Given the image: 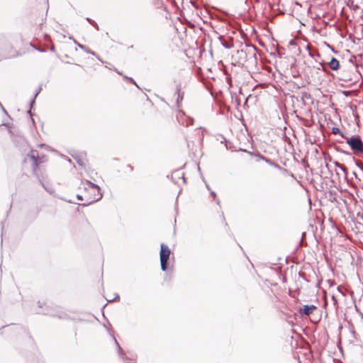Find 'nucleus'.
Listing matches in <instances>:
<instances>
[{
	"label": "nucleus",
	"instance_id": "nucleus-48",
	"mask_svg": "<svg viewBox=\"0 0 363 363\" xmlns=\"http://www.w3.org/2000/svg\"><path fill=\"white\" fill-rule=\"evenodd\" d=\"M50 51H52V52L55 51V46H53V45H52V46H51V47L50 48Z\"/></svg>",
	"mask_w": 363,
	"mask_h": 363
},
{
	"label": "nucleus",
	"instance_id": "nucleus-25",
	"mask_svg": "<svg viewBox=\"0 0 363 363\" xmlns=\"http://www.w3.org/2000/svg\"><path fill=\"white\" fill-rule=\"evenodd\" d=\"M337 151L338 152H342L344 154H346V155H351V153L349 152H347V151H345V150H342L340 147H337L336 148Z\"/></svg>",
	"mask_w": 363,
	"mask_h": 363
},
{
	"label": "nucleus",
	"instance_id": "nucleus-53",
	"mask_svg": "<svg viewBox=\"0 0 363 363\" xmlns=\"http://www.w3.org/2000/svg\"><path fill=\"white\" fill-rule=\"evenodd\" d=\"M40 184H42V186L45 188V189H46V187L45 186L44 184L41 182L40 179H39Z\"/></svg>",
	"mask_w": 363,
	"mask_h": 363
},
{
	"label": "nucleus",
	"instance_id": "nucleus-64",
	"mask_svg": "<svg viewBox=\"0 0 363 363\" xmlns=\"http://www.w3.org/2000/svg\"><path fill=\"white\" fill-rule=\"evenodd\" d=\"M44 145H45V144H40V145H39V146H40V147H43V146H44Z\"/></svg>",
	"mask_w": 363,
	"mask_h": 363
},
{
	"label": "nucleus",
	"instance_id": "nucleus-55",
	"mask_svg": "<svg viewBox=\"0 0 363 363\" xmlns=\"http://www.w3.org/2000/svg\"><path fill=\"white\" fill-rule=\"evenodd\" d=\"M90 23L94 26V25L96 23L93 20Z\"/></svg>",
	"mask_w": 363,
	"mask_h": 363
},
{
	"label": "nucleus",
	"instance_id": "nucleus-30",
	"mask_svg": "<svg viewBox=\"0 0 363 363\" xmlns=\"http://www.w3.org/2000/svg\"><path fill=\"white\" fill-rule=\"evenodd\" d=\"M35 99L36 97H35V96H33V99L30 100V108L33 106V104H35Z\"/></svg>",
	"mask_w": 363,
	"mask_h": 363
},
{
	"label": "nucleus",
	"instance_id": "nucleus-33",
	"mask_svg": "<svg viewBox=\"0 0 363 363\" xmlns=\"http://www.w3.org/2000/svg\"><path fill=\"white\" fill-rule=\"evenodd\" d=\"M352 175L354 176L355 179H357L359 182L361 181V179L358 177V175L355 172H352Z\"/></svg>",
	"mask_w": 363,
	"mask_h": 363
},
{
	"label": "nucleus",
	"instance_id": "nucleus-18",
	"mask_svg": "<svg viewBox=\"0 0 363 363\" xmlns=\"http://www.w3.org/2000/svg\"><path fill=\"white\" fill-rule=\"evenodd\" d=\"M117 350H118V352L119 355L121 357V358L124 359L125 354H124L123 350L122 347L120 346V345H118Z\"/></svg>",
	"mask_w": 363,
	"mask_h": 363
},
{
	"label": "nucleus",
	"instance_id": "nucleus-17",
	"mask_svg": "<svg viewBox=\"0 0 363 363\" xmlns=\"http://www.w3.org/2000/svg\"><path fill=\"white\" fill-rule=\"evenodd\" d=\"M353 161L354 162L355 165L363 172V164H362L359 161L356 160L354 157Z\"/></svg>",
	"mask_w": 363,
	"mask_h": 363
},
{
	"label": "nucleus",
	"instance_id": "nucleus-29",
	"mask_svg": "<svg viewBox=\"0 0 363 363\" xmlns=\"http://www.w3.org/2000/svg\"><path fill=\"white\" fill-rule=\"evenodd\" d=\"M193 122H194V119L192 118H189V120L186 122V125L189 126L190 125H192Z\"/></svg>",
	"mask_w": 363,
	"mask_h": 363
},
{
	"label": "nucleus",
	"instance_id": "nucleus-41",
	"mask_svg": "<svg viewBox=\"0 0 363 363\" xmlns=\"http://www.w3.org/2000/svg\"><path fill=\"white\" fill-rule=\"evenodd\" d=\"M1 110H2V111H3L4 113H6L7 116H9V114H8V113H7L6 110L4 108V107L3 106H1Z\"/></svg>",
	"mask_w": 363,
	"mask_h": 363
},
{
	"label": "nucleus",
	"instance_id": "nucleus-47",
	"mask_svg": "<svg viewBox=\"0 0 363 363\" xmlns=\"http://www.w3.org/2000/svg\"><path fill=\"white\" fill-rule=\"evenodd\" d=\"M45 157V155H43L42 157H40V161H42V162H44V158Z\"/></svg>",
	"mask_w": 363,
	"mask_h": 363
},
{
	"label": "nucleus",
	"instance_id": "nucleus-2",
	"mask_svg": "<svg viewBox=\"0 0 363 363\" xmlns=\"http://www.w3.org/2000/svg\"><path fill=\"white\" fill-rule=\"evenodd\" d=\"M248 47L247 49L244 50L241 49L240 50H238L237 52L238 54H240L242 56L244 57L245 61H249L252 65H257V56L256 55V52L257 51V48L256 46L250 45H247Z\"/></svg>",
	"mask_w": 363,
	"mask_h": 363
},
{
	"label": "nucleus",
	"instance_id": "nucleus-3",
	"mask_svg": "<svg viewBox=\"0 0 363 363\" xmlns=\"http://www.w3.org/2000/svg\"><path fill=\"white\" fill-rule=\"evenodd\" d=\"M171 255V250L164 243L160 244V259L161 269L166 272L168 269L169 259Z\"/></svg>",
	"mask_w": 363,
	"mask_h": 363
},
{
	"label": "nucleus",
	"instance_id": "nucleus-61",
	"mask_svg": "<svg viewBox=\"0 0 363 363\" xmlns=\"http://www.w3.org/2000/svg\"><path fill=\"white\" fill-rule=\"evenodd\" d=\"M332 298L334 300V301H336V299L335 298L334 296H333Z\"/></svg>",
	"mask_w": 363,
	"mask_h": 363
},
{
	"label": "nucleus",
	"instance_id": "nucleus-14",
	"mask_svg": "<svg viewBox=\"0 0 363 363\" xmlns=\"http://www.w3.org/2000/svg\"><path fill=\"white\" fill-rule=\"evenodd\" d=\"M347 6L353 11H357L359 8V6L357 4H354L353 0H348Z\"/></svg>",
	"mask_w": 363,
	"mask_h": 363
},
{
	"label": "nucleus",
	"instance_id": "nucleus-46",
	"mask_svg": "<svg viewBox=\"0 0 363 363\" xmlns=\"http://www.w3.org/2000/svg\"><path fill=\"white\" fill-rule=\"evenodd\" d=\"M86 20L90 23L93 20L89 17L86 18Z\"/></svg>",
	"mask_w": 363,
	"mask_h": 363
},
{
	"label": "nucleus",
	"instance_id": "nucleus-42",
	"mask_svg": "<svg viewBox=\"0 0 363 363\" xmlns=\"http://www.w3.org/2000/svg\"><path fill=\"white\" fill-rule=\"evenodd\" d=\"M28 113L30 115V118H31L32 121L34 123V120H33V117H32V113H31V111H30V110L28 111Z\"/></svg>",
	"mask_w": 363,
	"mask_h": 363
},
{
	"label": "nucleus",
	"instance_id": "nucleus-56",
	"mask_svg": "<svg viewBox=\"0 0 363 363\" xmlns=\"http://www.w3.org/2000/svg\"><path fill=\"white\" fill-rule=\"evenodd\" d=\"M115 70H116V72L118 74L122 75V73H121V72H120L119 71H118L116 69Z\"/></svg>",
	"mask_w": 363,
	"mask_h": 363
},
{
	"label": "nucleus",
	"instance_id": "nucleus-7",
	"mask_svg": "<svg viewBox=\"0 0 363 363\" xmlns=\"http://www.w3.org/2000/svg\"><path fill=\"white\" fill-rule=\"evenodd\" d=\"M315 309H316V306L315 305L306 304L298 309V313L301 315H310L313 313Z\"/></svg>",
	"mask_w": 363,
	"mask_h": 363
},
{
	"label": "nucleus",
	"instance_id": "nucleus-58",
	"mask_svg": "<svg viewBox=\"0 0 363 363\" xmlns=\"http://www.w3.org/2000/svg\"><path fill=\"white\" fill-rule=\"evenodd\" d=\"M216 203H217L218 205H220V200H219V199H217V201H216Z\"/></svg>",
	"mask_w": 363,
	"mask_h": 363
},
{
	"label": "nucleus",
	"instance_id": "nucleus-6",
	"mask_svg": "<svg viewBox=\"0 0 363 363\" xmlns=\"http://www.w3.org/2000/svg\"><path fill=\"white\" fill-rule=\"evenodd\" d=\"M86 184H88L89 187L91 189L94 191H97V196L93 197V199L88 201L87 203L81 204L83 206H86L91 203L98 201L103 197V194L101 191V188L99 187V185L92 183L88 180L86 181Z\"/></svg>",
	"mask_w": 363,
	"mask_h": 363
},
{
	"label": "nucleus",
	"instance_id": "nucleus-21",
	"mask_svg": "<svg viewBox=\"0 0 363 363\" xmlns=\"http://www.w3.org/2000/svg\"><path fill=\"white\" fill-rule=\"evenodd\" d=\"M318 64L320 66H321L322 68L317 67V69H322L323 71H325V62L323 60H322L321 62H319Z\"/></svg>",
	"mask_w": 363,
	"mask_h": 363
},
{
	"label": "nucleus",
	"instance_id": "nucleus-39",
	"mask_svg": "<svg viewBox=\"0 0 363 363\" xmlns=\"http://www.w3.org/2000/svg\"><path fill=\"white\" fill-rule=\"evenodd\" d=\"M327 46L328 47V48L331 49V50H332L333 52H335V53L337 52L335 50V49H334L331 45H330L329 44H328V43H327Z\"/></svg>",
	"mask_w": 363,
	"mask_h": 363
},
{
	"label": "nucleus",
	"instance_id": "nucleus-22",
	"mask_svg": "<svg viewBox=\"0 0 363 363\" xmlns=\"http://www.w3.org/2000/svg\"><path fill=\"white\" fill-rule=\"evenodd\" d=\"M120 300V296L118 294H115V297L112 300H108V302L118 301Z\"/></svg>",
	"mask_w": 363,
	"mask_h": 363
},
{
	"label": "nucleus",
	"instance_id": "nucleus-50",
	"mask_svg": "<svg viewBox=\"0 0 363 363\" xmlns=\"http://www.w3.org/2000/svg\"><path fill=\"white\" fill-rule=\"evenodd\" d=\"M333 164H335V167H337L339 164V162L337 161H334Z\"/></svg>",
	"mask_w": 363,
	"mask_h": 363
},
{
	"label": "nucleus",
	"instance_id": "nucleus-16",
	"mask_svg": "<svg viewBox=\"0 0 363 363\" xmlns=\"http://www.w3.org/2000/svg\"><path fill=\"white\" fill-rule=\"evenodd\" d=\"M309 56L311 57H316L318 58H320L321 57V55L318 52V50H313V51H309V53H308Z\"/></svg>",
	"mask_w": 363,
	"mask_h": 363
},
{
	"label": "nucleus",
	"instance_id": "nucleus-13",
	"mask_svg": "<svg viewBox=\"0 0 363 363\" xmlns=\"http://www.w3.org/2000/svg\"><path fill=\"white\" fill-rule=\"evenodd\" d=\"M172 177H178V178H180L182 177L184 180V182H185V178H184V173L179 170V169H177V170H175L173 173H172Z\"/></svg>",
	"mask_w": 363,
	"mask_h": 363
},
{
	"label": "nucleus",
	"instance_id": "nucleus-10",
	"mask_svg": "<svg viewBox=\"0 0 363 363\" xmlns=\"http://www.w3.org/2000/svg\"><path fill=\"white\" fill-rule=\"evenodd\" d=\"M328 66L333 71H337L340 69V62L334 57H331L330 61L328 62Z\"/></svg>",
	"mask_w": 363,
	"mask_h": 363
},
{
	"label": "nucleus",
	"instance_id": "nucleus-15",
	"mask_svg": "<svg viewBox=\"0 0 363 363\" xmlns=\"http://www.w3.org/2000/svg\"><path fill=\"white\" fill-rule=\"evenodd\" d=\"M72 157L77 160L79 165L82 167L85 166V162L83 159H82L79 156H73Z\"/></svg>",
	"mask_w": 363,
	"mask_h": 363
},
{
	"label": "nucleus",
	"instance_id": "nucleus-5",
	"mask_svg": "<svg viewBox=\"0 0 363 363\" xmlns=\"http://www.w3.org/2000/svg\"><path fill=\"white\" fill-rule=\"evenodd\" d=\"M346 142L355 153L363 152V141L359 136L352 135L346 138Z\"/></svg>",
	"mask_w": 363,
	"mask_h": 363
},
{
	"label": "nucleus",
	"instance_id": "nucleus-40",
	"mask_svg": "<svg viewBox=\"0 0 363 363\" xmlns=\"http://www.w3.org/2000/svg\"><path fill=\"white\" fill-rule=\"evenodd\" d=\"M210 194H211V196H213V197H216V192H215V191H212V190H211V191H210Z\"/></svg>",
	"mask_w": 363,
	"mask_h": 363
},
{
	"label": "nucleus",
	"instance_id": "nucleus-35",
	"mask_svg": "<svg viewBox=\"0 0 363 363\" xmlns=\"http://www.w3.org/2000/svg\"><path fill=\"white\" fill-rule=\"evenodd\" d=\"M289 45H296V41L294 40H291L289 41Z\"/></svg>",
	"mask_w": 363,
	"mask_h": 363
},
{
	"label": "nucleus",
	"instance_id": "nucleus-43",
	"mask_svg": "<svg viewBox=\"0 0 363 363\" xmlns=\"http://www.w3.org/2000/svg\"><path fill=\"white\" fill-rule=\"evenodd\" d=\"M69 39H70V40H73V42H74L76 45H77V43H77V41L74 38H72V37H69Z\"/></svg>",
	"mask_w": 363,
	"mask_h": 363
},
{
	"label": "nucleus",
	"instance_id": "nucleus-4",
	"mask_svg": "<svg viewBox=\"0 0 363 363\" xmlns=\"http://www.w3.org/2000/svg\"><path fill=\"white\" fill-rule=\"evenodd\" d=\"M28 160L32 162L33 174L34 175H37L38 167H39L40 164L42 163L38 150L32 149L30 152L26 155L23 160V162L26 163Z\"/></svg>",
	"mask_w": 363,
	"mask_h": 363
},
{
	"label": "nucleus",
	"instance_id": "nucleus-26",
	"mask_svg": "<svg viewBox=\"0 0 363 363\" xmlns=\"http://www.w3.org/2000/svg\"><path fill=\"white\" fill-rule=\"evenodd\" d=\"M108 333L111 335V337H112L113 340H114V342H115V344H116V347H118V345H119V344H118V342L117 340L116 339V337H114V335H111V331H110L108 329Z\"/></svg>",
	"mask_w": 363,
	"mask_h": 363
},
{
	"label": "nucleus",
	"instance_id": "nucleus-59",
	"mask_svg": "<svg viewBox=\"0 0 363 363\" xmlns=\"http://www.w3.org/2000/svg\"><path fill=\"white\" fill-rule=\"evenodd\" d=\"M325 167H326L328 169H329V165H328V163H326V164H325Z\"/></svg>",
	"mask_w": 363,
	"mask_h": 363
},
{
	"label": "nucleus",
	"instance_id": "nucleus-9",
	"mask_svg": "<svg viewBox=\"0 0 363 363\" xmlns=\"http://www.w3.org/2000/svg\"><path fill=\"white\" fill-rule=\"evenodd\" d=\"M257 157H258L259 160L264 161L269 165H270L272 167H274L276 169H280L281 168L277 163L274 162L272 160H270V159H269V158H267V157H264V156H263V155H262L260 154H258Z\"/></svg>",
	"mask_w": 363,
	"mask_h": 363
},
{
	"label": "nucleus",
	"instance_id": "nucleus-19",
	"mask_svg": "<svg viewBox=\"0 0 363 363\" xmlns=\"http://www.w3.org/2000/svg\"><path fill=\"white\" fill-rule=\"evenodd\" d=\"M30 45L32 48H33L34 49H35L36 50H38L40 52H45L46 51V50L45 48H38L33 43H30Z\"/></svg>",
	"mask_w": 363,
	"mask_h": 363
},
{
	"label": "nucleus",
	"instance_id": "nucleus-63",
	"mask_svg": "<svg viewBox=\"0 0 363 363\" xmlns=\"http://www.w3.org/2000/svg\"><path fill=\"white\" fill-rule=\"evenodd\" d=\"M67 202H68V203H73V202H72V201H70V200L67 201Z\"/></svg>",
	"mask_w": 363,
	"mask_h": 363
},
{
	"label": "nucleus",
	"instance_id": "nucleus-57",
	"mask_svg": "<svg viewBox=\"0 0 363 363\" xmlns=\"http://www.w3.org/2000/svg\"><path fill=\"white\" fill-rule=\"evenodd\" d=\"M342 165V164L339 163V164L336 167H338L340 169Z\"/></svg>",
	"mask_w": 363,
	"mask_h": 363
},
{
	"label": "nucleus",
	"instance_id": "nucleus-60",
	"mask_svg": "<svg viewBox=\"0 0 363 363\" xmlns=\"http://www.w3.org/2000/svg\"><path fill=\"white\" fill-rule=\"evenodd\" d=\"M128 167L130 168V169H133V167H131V165H128Z\"/></svg>",
	"mask_w": 363,
	"mask_h": 363
},
{
	"label": "nucleus",
	"instance_id": "nucleus-20",
	"mask_svg": "<svg viewBox=\"0 0 363 363\" xmlns=\"http://www.w3.org/2000/svg\"><path fill=\"white\" fill-rule=\"evenodd\" d=\"M123 77H124L125 79H128V81H129L130 83H132V84H135L137 87H138V88H139V86H138V85L137 84L136 82H135L133 78H131V77H127V76H124Z\"/></svg>",
	"mask_w": 363,
	"mask_h": 363
},
{
	"label": "nucleus",
	"instance_id": "nucleus-37",
	"mask_svg": "<svg viewBox=\"0 0 363 363\" xmlns=\"http://www.w3.org/2000/svg\"><path fill=\"white\" fill-rule=\"evenodd\" d=\"M2 125H4L6 127H7L9 128V133H11V130L10 129V126H9V125L7 123H2Z\"/></svg>",
	"mask_w": 363,
	"mask_h": 363
},
{
	"label": "nucleus",
	"instance_id": "nucleus-45",
	"mask_svg": "<svg viewBox=\"0 0 363 363\" xmlns=\"http://www.w3.org/2000/svg\"><path fill=\"white\" fill-rule=\"evenodd\" d=\"M94 27L97 30H99V26H98V24H97V23H95V24L94 25Z\"/></svg>",
	"mask_w": 363,
	"mask_h": 363
},
{
	"label": "nucleus",
	"instance_id": "nucleus-27",
	"mask_svg": "<svg viewBox=\"0 0 363 363\" xmlns=\"http://www.w3.org/2000/svg\"><path fill=\"white\" fill-rule=\"evenodd\" d=\"M108 333L111 335V337H112L113 340H114V342H115V344H116V347H118V345H119V344H118V342L117 340L116 339V337H114V335H111V331H110L108 329Z\"/></svg>",
	"mask_w": 363,
	"mask_h": 363
},
{
	"label": "nucleus",
	"instance_id": "nucleus-1",
	"mask_svg": "<svg viewBox=\"0 0 363 363\" xmlns=\"http://www.w3.org/2000/svg\"><path fill=\"white\" fill-rule=\"evenodd\" d=\"M38 307L42 309L38 311L37 313L48 315L53 317H57L58 318L63 320L69 318L68 315L65 312L60 311L57 308L46 306L45 308H43V306L45 305V303L44 301L41 302L40 301H38Z\"/></svg>",
	"mask_w": 363,
	"mask_h": 363
},
{
	"label": "nucleus",
	"instance_id": "nucleus-62",
	"mask_svg": "<svg viewBox=\"0 0 363 363\" xmlns=\"http://www.w3.org/2000/svg\"><path fill=\"white\" fill-rule=\"evenodd\" d=\"M46 190H47L48 192L51 193V191H50V189H48L46 188Z\"/></svg>",
	"mask_w": 363,
	"mask_h": 363
},
{
	"label": "nucleus",
	"instance_id": "nucleus-44",
	"mask_svg": "<svg viewBox=\"0 0 363 363\" xmlns=\"http://www.w3.org/2000/svg\"><path fill=\"white\" fill-rule=\"evenodd\" d=\"M69 39H70V40H73V42H74L76 45H77V43H77V41L74 38H72V37H69Z\"/></svg>",
	"mask_w": 363,
	"mask_h": 363
},
{
	"label": "nucleus",
	"instance_id": "nucleus-31",
	"mask_svg": "<svg viewBox=\"0 0 363 363\" xmlns=\"http://www.w3.org/2000/svg\"><path fill=\"white\" fill-rule=\"evenodd\" d=\"M77 46L81 48L82 50H84L85 49H87V47L82 45V44H80V43H77Z\"/></svg>",
	"mask_w": 363,
	"mask_h": 363
},
{
	"label": "nucleus",
	"instance_id": "nucleus-34",
	"mask_svg": "<svg viewBox=\"0 0 363 363\" xmlns=\"http://www.w3.org/2000/svg\"><path fill=\"white\" fill-rule=\"evenodd\" d=\"M357 217L361 219L362 223H363V213H357Z\"/></svg>",
	"mask_w": 363,
	"mask_h": 363
},
{
	"label": "nucleus",
	"instance_id": "nucleus-38",
	"mask_svg": "<svg viewBox=\"0 0 363 363\" xmlns=\"http://www.w3.org/2000/svg\"><path fill=\"white\" fill-rule=\"evenodd\" d=\"M77 199L78 200H80V201H82L83 200V196L80 194H77Z\"/></svg>",
	"mask_w": 363,
	"mask_h": 363
},
{
	"label": "nucleus",
	"instance_id": "nucleus-12",
	"mask_svg": "<svg viewBox=\"0 0 363 363\" xmlns=\"http://www.w3.org/2000/svg\"><path fill=\"white\" fill-rule=\"evenodd\" d=\"M332 133L334 135H340L342 138L345 139L348 138L342 131L340 130L337 127L332 128Z\"/></svg>",
	"mask_w": 363,
	"mask_h": 363
},
{
	"label": "nucleus",
	"instance_id": "nucleus-32",
	"mask_svg": "<svg viewBox=\"0 0 363 363\" xmlns=\"http://www.w3.org/2000/svg\"><path fill=\"white\" fill-rule=\"evenodd\" d=\"M194 145L193 141H187V147L189 149H191V147Z\"/></svg>",
	"mask_w": 363,
	"mask_h": 363
},
{
	"label": "nucleus",
	"instance_id": "nucleus-8",
	"mask_svg": "<svg viewBox=\"0 0 363 363\" xmlns=\"http://www.w3.org/2000/svg\"><path fill=\"white\" fill-rule=\"evenodd\" d=\"M182 87L181 84H178L176 87V92L175 94H177V99H176V104L177 106H180V103L184 99V92L182 91Z\"/></svg>",
	"mask_w": 363,
	"mask_h": 363
},
{
	"label": "nucleus",
	"instance_id": "nucleus-24",
	"mask_svg": "<svg viewBox=\"0 0 363 363\" xmlns=\"http://www.w3.org/2000/svg\"><path fill=\"white\" fill-rule=\"evenodd\" d=\"M340 169L342 170L344 172L345 177H347V168L344 165H342L341 167L340 168Z\"/></svg>",
	"mask_w": 363,
	"mask_h": 363
},
{
	"label": "nucleus",
	"instance_id": "nucleus-23",
	"mask_svg": "<svg viewBox=\"0 0 363 363\" xmlns=\"http://www.w3.org/2000/svg\"><path fill=\"white\" fill-rule=\"evenodd\" d=\"M84 51L86 52V53H89V54H91V55L93 56H95L96 55V52L91 50L88 47H87V49H85Z\"/></svg>",
	"mask_w": 363,
	"mask_h": 363
},
{
	"label": "nucleus",
	"instance_id": "nucleus-52",
	"mask_svg": "<svg viewBox=\"0 0 363 363\" xmlns=\"http://www.w3.org/2000/svg\"><path fill=\"white\" fill-rule=\"evenodd\" d=\"M45 40H49L50 39V36L47 34L45 35Z\"/></svg>",
	"mask_w": 363,
	"mask_h": 363
},
{
	"label": "nucleus",
	"instance_id": "nucleus-36",
	"mask_svg": "<svg viewBox=\"0 0 363 363\" xmlns=\"http://www.w3.org/2000/svg\"><path fill=\"white\" fill-rule=\"evenodd\" d=\"M299 276L302 277L306 282H308V280L304 277V274L303 273L299 272Z\"/></svg>",
	"mask_w": 363,
	"mask_h": 363
},
{
	"label": "nucleus",
	"instance_id": "nucleus-11",
	"mask_svg": "<svg viewBox=\"0 0 363 363\" xmlns=\"http://www.w3.org/2000/svg\"><path fill=\"white\" fill-rule=\"evenodd\" d=\"M218 40L220 41L221 45L226 49H230L233 47V43L230 41H226L223 36L220 35Z\"/></svg>",
	"mask_w": 363,
	"mask_h": 363
},
{
	"label": "nucleus",
	"instance_id": "nucleus-51",
	"mask_svg": "<svg viewBox=\"0 0 363 363\" xmlns=\"http://www.w3.org/2000/svg\"><path fill=\"white\" fill-rule=\"evenodd\" d=\"M206 188H207L209 191H211V188H210L209 185H208L206 182Z\"/></svg>",
	"mask_w": 363,
	"mask_h": 363
},
{
	"label": "nucleus",
	"instance_id": "nucleus-28",
	"mask_svg": "<svg viewBox=\"0 0 363 363\" xmlns=\"http://www.w3.org/2000/svg\"><path fill=\"white\" fill-rule=\"evenodd\" d=\"M41 90H42V88H41V86H40L35 91V93L34 94L35 97H37V96L40 93Z\"/></svg>",
	"mask_w": 363,
	"mask_h": 363
},
{
	"label": "nucleus",
	"instance_id": "nucleus-49",
	"mask_svg": "<svg viewBox=\"0 0 363 363\" xmlns=\"http://www.w3.org/2000/svg\"><path fill=\"white\" fill-rule=\"evenodd\" d=\"M325 160H328V161H332V157L330 156H328V158H325Z\"/></svg>",
	"mask_w": 363,
	"mask_h": 363
},
{
	"label": "nucleus",
	"instance_id": "nucleus-54",
	"mask_svg": "<svg viewBox=\"0 0 363 363\" xmlns=\"http://www.w3.org/2000/svg\"><path fill=\"white\" fill-rule=\"evenodd\" d=\"M90 23L94 26V25L96 23L93 20Z\"/></svg>",
	"mask_w": 363,
	"mask_h": 363
}]
</instances>
